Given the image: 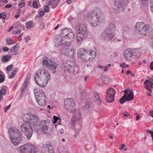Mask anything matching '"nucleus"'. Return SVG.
Segmentation results:
<instances>
[{
  "label": "nucleus",
  "instance_id": "obj_1",
  "mask_svg": "<svg viewBox=\"0 0 153 153\" xmlns=\"http://www.w3.org/2000/svg\"><path fill=\"white\" fill-rule=\"evenodd\" d=\"M135 29L137 33L145 36H150L153 33V29L149 24L143 22H137Z\"/></svg>",
  "mask_w": 153,
  "mask_h": 153
},
{
  "label": "nucleus",
  "instance_id": "obj_2",
  "mask_svg": "<svg viewBox=\"0 0 153 153\" xmlns=\"http://www.w3.org/2000/svg\"><path fill=\"white\" fill-rule=\"evenodd\" d=\"M141 54V50L138 48L135 49H127L125 51L123 55L128 61L133 63L136 61Z\"/></svg>",
  "mask_w": 153,
  "mask_h": 153
},
{
  "label": "nucleus",
  "instance_id": "obj_3",
  "mask_svg": "<svg viewBox=\"0 0 153 153\" xmlns=\"http://www.w3.org/2000/svg\"><path fill=\"white\" fill-rule=\"evenodd\" d=\"M9 137L11 143L15 146L18 145L21 142L22 134L17 128H9Z\"/></svg>",
  "mask_w": 153,
  "mask_h": 153
},
{
  "label": "nucleus",
  "instance_id": "obj_4",
  "mask_svg": "<svg viewBox=\"0 0 153 153\" xmlns=\"http://www.w3.org/2000/svg\"><path fill=\"white\" fill-rule=\"evenodd\" d=\"M25 121L28 122L31 126L36 130H38L40 123L39 119L36 115L32 114H25L23 117Z\"/></svg>",
  "mask_w": 153,
  "mask_h": 153
},
{
  "label": "nucleus",
  "instance_id": "obj_5",
  "mask_svg": "<svg viewBox=\"0 0 153 153\" xmlns=\"http://www.w3.org/2000/svg\"><path fill=\"white\" fill-rule=\"evenodd\" d=\"M102 13L100 10L91 12L87 15L88 20L93 27L98 25L102 19Z\"/></svg>",
  "mask_w": 153,
  "mask_h": 153
},
{
  "label": "nucleus",
  "instance_id": "obj_6",
  "mask_svg": "<svg viewBox=\"0 0 153 153\" xmlns=\"http://www.w3.org/2000/svg\"><path fill=\"white\" fill-rule=\"evenodd\" d=\"M75 29L77 32V43L80 44L87 36L86 28L84 25L79 24L76 25Z\"/></svg>",
  "mask_w": 153,
  "mask_h": 153
},
{
  "label": "nucleus",
  "instance_id": "obj_7",
  "mask_svg": "<svg viewBox=\"0 0 153 153\" xmlns=\"http://www.w3.org/2000/svg\"><path fill=\"white\" fill-rule=\"evenodd\" d=\"M115 29V25L113 24H110L108 28L102 33V37L104 40L108 39L111 42L114 41V39L113 37L114 35L113 33Z\"/></svg>",
  "mask_w": 153,
  "mask_h": 153
},
{
  "label": "nucleus",
  "instance_id": "obj_8",
  "mask_svg": "<svg viewBox=\"0 0 153 153\" xmlns=\"http://www.w3.org/2000/svg\"><path fill=\"white\" fill-rule=\"evenodd\" d=\"M17 150L20 153H38V148L31 144H27L18 148Z\"/></svg>",
  "mask_w": 153,
  "mask_h": 153
},
{
  "label": "nucleus",
  "instance_id": "obj_9",
  "mask_svg": "<svg viewBox=\"0 0 153 153\" xmlns=\"http://www.w3.org/2000/svg\"><path fill=\"white\" fill-rule=\"evenodd\" d=\"M34 93L38 103L40 105H45L46 104V97L44 91L38 88H35Z\"/></svg>",
  "mask_w": 153,
  "mask_h": 153
},
{
  "label": "nucleus",
  "instance_id": "obj_10",
  "mask_svg": "<svg viewBox=\"0 0 153 153\" xmlns=\"http://www.w3.org/2000/svg\"><path fill=\"white\" fill-rule=\"evenodd\" d=\"M32 126L29 123L26 122L22 124L21 127L22 131L26 136L27 140H30L32 136L33 131Z\"/></svg>",
  "mask_w": 153,
  "mask_h": 153
},
{
  "label": "nucleus",
  "instance_id": "obj_11",
  "mask_svg": "<svg viewBox=\"0 0 153 153\" xmlns=\"http://www.w3.org/2000/svg\"><path fill=\"white\" fill-rule=\"evenodd\" d=\"M75 101L72 98H68L65 100L64 106L68 111L74 112L75 110Z\"/></svg>",
  "mask_w": 153,
  "mask_h": 153
},
{
  "label": "nucleus",
  "instance_id": "obj_12",
  "mask_svg": "<svg viewBox=\"0 0 153 153\" xmlns=\"http://www.w3.org/2000/svg\"><path fill=\"white\" fill-rule=\"evenodd\" d=\"M124 94L120 99V102L123 104L126 101H129L134 99V94L133 91L129 89H125L124 91Z\"/></svg>",
  "mask_w": 153,
  "mask_h": 153
},
{
  "label": "nucleus",
  "instance_id": "obj_13",
  "mask_svg": "<svg viewBox=\"0 0 153 153\" xmlns=\"http://www.w3.org/2000/svg\"><path fill=\"white\" fill-rule=\"evenodd\" d=\"M96 54V52L93 50L85 51V54L82 56H80L81 58L85 62L92 60L95 57Z\"/></svg>",
  "mask_w": 153,
  "mask_h": 153
},
{
  "label": "nucleus",
  "instance_id": "obj_14",
  "mask_svg": "<svg viewBox=\"0 0 153 153\" xmlns=\"http://www.w3.org/2000/svg\"><path fill=\"white\" fill-rule=\"evenodd\" d=\"M42 62L44 67L49 68L53 71V73L55 72L57 66L58 65L57 63L51 61L47 58H45L42 61Z\"/></svg>",
  "mask_w": 153,
  "mask_h": 153
},
{
  "label": "nucleus",
  "instance_id": "obj_15",
  "mask_svg": "<svg viewBox=\"0 0 153 153\" xmlns=\"http://www.w3.org/2000/svg\"><path fill=\"white\" fill-rule=\"evenodd\" d=\"M73 112L74 114L71 119V123L72 125L74 126L78 123L79 124L81 119L79 111L78 110Z\"/></svg>",
  "mask_w": 153,
  "mask_h": 153
},
{
  "label": "nucleus",
  "instance_id": "obj_16",
  "mask_svg": "<svg viewBox=\"0 0 153 153\" xmlns=\"http://www.w3.org/2000/svg\"><path fill=\"white\" fill-rule=\"evenodd\" d=\"M50 77H35L34 79L36 83L40 86L44 87L47 84Z\"/></svg>",
  "mask_w": 153,
  "mask_h": 153
},
{
  "label": "nucleus",
  "instance_id": "obj_17",
  "mask_svg": "<svg viewBox=\"0 0 153 153\" xmlns=\"http://www.w3.org/2000/svg\"><path fill=\"white\" fill-rule=\"evenodd\" d=\"M116 92L112 88H110L106 92V101L108 102H111L114 101V95Z\"/></svg>",
  "mask_w": 153,
  "mask_h": 153
},
{
  "label": "nucleus",
  "instance_id": "obj_18",
  "mask_svg": "<svg viewBox=\"0 0 153 153\" xmlns=\"http://www.w3.org/2000/svg\"><path fill=\"white\" fill-rule=\"evenodd\" d=\"M42 153H54L53 147L48 144L43 145Z\"/></svg>",
  "mask_w": 153,
  "mask_h": 153
},
{
  "label": "nucleus",
  "instance_id": "obj_19",
  "mask_svg": "<svg viewBox=\"0 0 153 153\" xmlns=\"http://www.w3.org/2000/svg\"><path fill=\"white\" fill-rule=\"evenodd\" d=\"M56 38L57 39H56V40L57 41V43H58L59 45L60 44L64 46L67 45V46L70 45L65 42V40H68L67 38H66L65 36H63L61 38L60 35H58L56 36Z\"/></svg>",
  "mask_w": 153,
  "mask_h": 153
},
{
  "label": "nucleus",
  "instance_id": "obj_20",
  "mask_svg": "<svg viewBox=\"0 0 153 153\" xmlns=\"http://www.w3.org/2000/svg\"><path fill=\"white\" fill-rule=\"evenodd\" d=\"M49 126V123L47 121H41L39 124V129H41L43 133H48V126Z\"/></svg>",
  "mask_w": 153,
  "mask_h": 153
},
{
  "label": "nucleus",
  "instance_id": "obj_21",
  "mask_svg": "<svg viewBox=\"0 0 153 153\" xmlns=\"http://www.w3.org/2000/svg\"><path fill=\"white\" fill-rule=\"evenodd\" d=\"M144 87L151 93L152 91L151 89L153 88V80L151 78L146 80L144 82Z\"/></svg>",
  "mask_w": 153,
  "mask_h": 153
},
{
  "label": "nucleus",
  "instance_id": "obj_22",
  "mask_svg": "<svg viewBox=\"0 0 153 153\" xmlns=\"http://www.w3.org/2000/svg\"><path fill=\"white\" fill-rule=\"evenodd\" d=\"M114 5L117 6L118 9L121 8V10H123L126 4L123 2V0H114Z\"/></svg>",
  "mask_w": 153,
  "mask_h": 153
},
{
  "label": "nucleus",
  "instance_id": "obj_23",
  "mask_svg": "<svg viewBox=\"0 0 153 153\" xmlns=\"http://www.w3.org/2000/svg\"><path fill=\"white\" fill-rule=\"evenodd\" d=\"M74 67L72 66L66 64L65 65L64 72L67 76H69V74L72 73L74 71Z\"/></svg>",
  "mask_w": 153,
  "mask_h": 153
},
{
  "label": "nucleus",
  "instance_id": "obj_24",
  "mask_svg": "<svg viewBox=\"0 0 153 153\" xmlns=\"http://www.w3.org/2000/svg\"><path fill=\"white\" fill-rule=\"evenodd\" d=\"M65 52V54L68 57H72L74 55V50L70 46H68V48Z\"/></svg>",
  "mask_w": 153,
  "mask_h": 153
},
{
  "label": "nucleus",
  "instance_id": "obj_25",
  "mask_svg": "<svg viewBox=\"0 0 153 153\" xmlns=\"http://www.w3.org/2000/svg\"><path fill=\"white\" fill-rule=\"evenodd\" d=\"M68 34L66 36V38H67L68 40H65V42L68 43V44H70L71 42H72L74 38V33L70 31Z\"/></svg>",
  "mask_w": 153,
  "mask_h": 153
},
{
  "label": "nucleus",
  "instance_id": "obj_26",
  "mask_svg": "<svg viewBox=\"0 0 153 153\" xmlns=\"http://www.w3.org/2000/svg\"><path fill=\"white\" fill-rule=\"evenodd\" d=\"M59 2L53 0H49L48 2V6H51L52 8L54 9L57 6Z\"/></svg>",
  "mask_w": 153,
  "mask_h": 153
},
{
  "label": "nucleus",
  "instance_id": "obj_27",
  "mask_svg": "<svg viewBox=\"0 0 153 153\" xmlns=\"http://www.w3.org/2000/svg\"><path fill=\"white\" fill-rule=\"evenodd\" d=\"M94 99L95 101L98 104L100 103L101 102V100L100 98L99 94L96 93L94 94Z\"/></svg>",
  "mask_w": 153,
  "mask_h": 153
},
{
  "label": "nucleus",
  "instance_id": "obj_28",
  "mask_svg": "<svg viewBox=\"0 0 153 153\" xmlns=\"http://www.w3.org/2000/svg\"><path fill=\"white\" fill-rule=\"evenodd\" d=\"M11 58L10 56L9 55H6L3 56L1 58V60L4 62H6L9 61Z\"/></svg>",
  "mask_w": 153,
  "mask_h": 153
},
{
  "label": "nucleus",
  "instance_id": "obj_29",
  "mask_svg": "<svg viewBox=\"0 0 153 153\" xmlns=\"http://www.w3.org/2000/svg\"><path fill=\"white\" fill-rule=\"evenodd\" d=\"M26 28L27 29L32 28L33 27V22L30 21L26 22Z\"/></svg>",
  "mask_w": 153,
  "mask_h": 153
},
{
  "label": "nucleus",
  "instance_id": "obj_30",
  "mask_svg": "<svg viewBox=\"0 0 153 153\" xmlns=\"http://www.w3.org/2000/svg\"><path fill=\"white\" fill-rule=\"evenodd\" d=\"M19 48V45L17 44L15 45L10 50L11 52H15L18 51V48Z\"/></svg>",
  "mask_w": 153,
  "mask_h": 153
},
{
  "label": "nucleus",
  "instance_id": "obj_31",
  "mask_svg": "<svg viewBox=\"0 0 153 153\" xmlns=\"http://www.w3.org/2000/svg\"><path fill=\"white\" fill-rule=\"evenodd\" d=\"M93 105L91 102H87L85 105V108L86 109H91L93 107Z\"/></svg>",
  "mask_w": 153,
  "mask_h": 153
},
{
  "label": "nucleus",
  "instance_id": "obj_32",
  "mask_svg": "<svg viewBox=\"0 0 153 153\" xmlns=\"http://www.w3.org/2000/svg\"><path fill=\"white\" fill-rule=\"evenodd\" d=\"M85 51L82 48H80L78 52V56L81 58L80 56H82L83 54H85Z\"/></svg>",
  "mask_w": 153,
  "mask_h": 153
},
{
  "label": "nucleus",
  "instance_id": "obj_33",
  "mask_svg": "<svg viewBox=\"0 0 153 153\" xmlns=\"http://www.w3.org/2000/svg\"><path fill=\"white\" fill-rule=\"evenodd\" d=\"M87 95V93L85 90H83L80 94V97L81 99H83L85 98Z\"/></svg>",
  "mask_w": 153,
  "mask_h": 153
},
{
  "label": "nucleus",
  "instance_id": "obj_34",
  "mask_svg": "<svg viewBox=\"0 0 153 153\" xmlns=\"http://www.w3.org/2000/svg\"><path fill=\"white\" fill-rule=\"evenodd\" d=\"M70 31L68 28H65L62 29V33L63 35L65 36L68 34Z\"/></svg>",
  "mask_w": 153,
  "mask_h": 153
},
{
  "label": "nucleus",
  "instance_id": "obj_35",
  "mask_svg": "<svg viewBox=\"0 0 153 153\" xmlns=\"http://www.w3.org/2000/svg\"><path fill=\"white\" fill-rule=\"evenodd\" d=\"M44 73H45L44 70L38 71L36 72V76H42L43 74Z\"/></svg>",
  "mask_w": 153,
  "mask_h": 153
},
{
  "label": "nucleus",
  "instance_id": "obj_36",
  "mask_svg": "<svg viewBox=\"0 0 153 153\" xmlns=\"http://www.w3.org/2000/svg\"><path fill=\"white\" fill-rule=\"evenodd\" d=\"M27 88V86H23L21 89V97H22L25 93V91Z\"/></svg>",
  "mask_w": 153,
  "mask_h": 153
},
{
  "label": "nucleus",
  "instance_id": "obj_37",
  "mask_svg": "<svg viewBox=\"0 0 153 153\" xmlns=\"http://www.w3.org/2000/svg\"><path fill=\"white\" fill-rule=\"evenodd\" d=\"M45 15V11H39V15H37L35 19H36L37 18H41V17Z\"/></svg>",
  "mask_w": 153,
  "mask_h": 153
},
{
  "label": "nucleus",
  "instance_id": "obj_38",
  "mask_svg": "<svg viewBox=\"0 0 153 153\" xmlns=\"http://www.w3.org/2000/svg\"><path fill=\"white\" fill-rule=\"evenodd\" d=\"M21 30L20 29H18L16 30L13 31L12 32V34L13 35H16L18 33H21Z\"/></svg>",
  "mask_w": 153,
  "mask_h": 153
},
{
  "label": "nucleus",
  "instance_id": "obj_39",
  "mask_svg": "<svg viewBox=\"0 0 153 153\" xmlns=\"http://www.w3.org/2000/svg\"><path fill=\"white\" fill-rule=\"evenodd\" d=\"M7 43L8 45H13L14 44V41L11 39H9L7 40Z\"/></svg>",
  "mask_w": 153,
  "mask_h": 153
},
{
  "label": "nucleus",
  "instance_id": "obj_40",
  "mask_svg": "<svg viewBox=\"0 0 153 153\" xmlns=\"http://www.w3.org/2000/svg\"><path fill=\"white\" fill-rule=\"evenodd\" d=\"M101 80L102 82L104 83H106L108 82V79L107 77H101Z\"/></svg>",
  "mask_w": 153,
  "mask_h": 153
},
{
  "label": "nucleus",
  "instance_id": "obj_41",
  "mask_svg": "<svg viewBox=\"0 0 153 153\" xmlns=\"http://www.w3.org/2000/svg\"><path fill=\"white\" fill-rule=\"evenodd\" d=\"M6 92L7 91L5 89L2 88L0 91V94L2 96L3 95H4L6 94Z\"/></svg>",
  "mask_w": 153,
  "mask_h": 153
},
{
  "label": "nucleus",
  "instance_id": "obj_42",
  "mask_svg": "<svg viewBox=\"0 0 153 153\" xmlns=\"http://www.w3.org/2000/svg\"><path fill=\"white\" fill-rule=\"evenodd\" d=\"M25 5V3L24 2V1L23 0H22L21 2L18 5L19 7L22 8L24 7Z\"/></svg>",
  "mask_w": 153,
  "mask_h": 153
},
{
  "label": "nucleus",
  "instance_id": "obj_43",
  "mask_svg": "<svg viewBox=\"0 0 153 153\" xmlns=\"http://www.w3.org/2000/svg\"><path fill=\"white\" fill-rule=\"evenodd\" d=\"M6 17V14L4 13L3 12L0 13V19H4Z\"/></svg>",
  "mask_w": 153,
  "mask_h": 153
},
{
  "label": "nucleus",
  "instance_id": "obj_44",
  "mask_svg": "<svg viewBox=\"0 0 153 153\" xmlns=\"http://www.w3.org/2000/svg\"><path fill=\"white\" fill-rule=\"evenodd\" d=\"M53 119L54 121L53 122L54 124L58 120H60V119L59 117L55 116H53Z\"/></svg>",
  "mask_w": 153,
  "mask_h": 153
},
{
  "label": "nucleus",
  "instance_id": "obj_45",
  "mask_svg": "<svg viewBox=\"0 0 153 153\" xmlns=\"http://www.w3.org/2000/svg\"><path fill=\"white\" fill-rule=\"evenodd\" d=\"M21 10H19L16 13V14L15 15V17L16 19H17L20 15V11Z\"/></svg>",
  "mask_w": 153,
  "mask_h": 153
},
{
  "label": "nucleus",
  "instance_id": "obj_46",
  "mask_svg": "<svg viewBox=\"0 0 153 153\" xmlns=\"http://www.w3.org/2000/svg\"><path fill=\"white\" fill-rule=\"evenodd\" d=\"M29 79V77H27L25 80L23 84V85L24 86H27V83L28 82V80Z\"/></svg>",
  "mask_w": 153,
  "mask_h": 153
},
{
  "label": "nucleus",
  "instance_id": "obj_47",
  "mask_svg": "<svg viewBox=\"0 0 153 153\" xmlns=\"http://www.w3.org/2000/svg\"><path fill=\"white\" fill-rule=\"evenodd\" d=\"M44 71L45 73H44L43 74L42 76H50V75L49 73L47 71H46L44 70Z\"/></svg>",
  "mask_w": 153,
  "mask_h": 153
},
{
  "label": "nucleus",
  "instance_id": "obj_48",
  "mask_svg": "<svg viewBox=\"0 0 153 153\" xmlns=\"http://www.w3.org/2000/svg\"><path fill=\"white\" fill-rule=\"evenodd\" d=\"M45 28V24L44 23H42L40 24L39 28L41 30H43Z\"/></svg>",
  "mask_w": 153,
  "mask_h": 153
},
{
  "label": "nucleus",
  "instance_id": "obj_49",
  "mask_svg": "<svg viewBox=\"0 0 153 153\" xmlns=\"http://www.w3.org/2000/svg\"><path fill=\"white\" fill-rule=\"evenodd\" d=\"M13 68V65H10L7 66L6 68V70L8 71H10L12 70Z\"/></svg>",
  "mask_w": 153,
  "mask_h": 153
},
{
  "label": "nucleus",
  "instance_id": "obj_50",
  "mask_svg": "<svg viewBox=\"0 0 153 153\" xmlns=\"http://www.w3.org/2000/svg\"><path fill=\"white\" fill-rule=\"evenodd\" d=\"M150 6L151 11L153 13V1H150Z\"/></svg>",
  "mask_w": 153,
  "mask_h": 153
},
{
  "label": "nucleus",
  "instance_id": "obj_51",
  "mask_svg": "<svg viewBox=\"0 0 153 153\" xmlns=\"http://www.w3.org/2000/svg\"><path fill=\"white\" fill-rule=\"evenodd\" d=\"M130 115L129 113H128L127 111H124L123 113V115L125 117H128Z\"/></svg>",
  "mask_w": 153,
  "mask_h": 153
},
{
  "label": "nucleus",
  "instance_id": "obj_52",
  "mask_svg": "<svg viewBox=\"0 0 153 153\" xmlns=\"http://www.w3.org/2000/svg\"><path fill=\"white\" fill-rule=\"evenodd\" d=\"M33 6L35 8H37L38 7V6L37 3L36 1H33Z\"/></svg>",
  "mask_w": 153,
  "mask_h": 153
},
{
  "label": "nucleus",
  "instance_id": "obj_53",
  "mask_svg": "<svg viewBox=\"0 0 153 153\" xmlns=\"http://www.w3.org/2000/svg\"><path fill=\"white\" fill-rule=\"evenodd\" d=\"M10 104L8 106H6L4 108V111L5 112H7V110L10 108Z\"/></svg>",
  "mask_w": 153,
  "mask_h": 153
},
{
  "label": "nucleus",
  "instance_id": "obj_54",
  "mask_svg": "<svg viewBox=\"0 0 153 153\" xmlns=\"http://www.w3.org/2000/svg\"><path fill=\"white\" fill-rule=\"evenodd\" d=\"M87 79V77H82L81 80L82 82H86Z\"/></svg>",
  "mask_w": 153,
  "mask_h": 153
},
{
  "label": "nucleus",
  "instance_id": "obj_55",
  "mask_svg": "<svg viewBox=\"0 0 153 153\" xmlns=\"http://www.w3.org/2000/svg\"><path fill=\"white\" fill-rule=\"evenodd\" d=\"M44 11L48 12L49 11V7L48 6H46L44 7Z\"/></svg>",
  "mask_w": 153,
  "mask_h": 153
},
{
  "label": "nucleus",
  "instance_id": "obj_56",
  "mask_svg": "<svg viewBox=\"0 0 153 153\" xmlns=\"http://www.w3.org/2000/svg\"><path fill=\"white\" fill-rule=\"evenodd\" d=\"M23 33H21L18 37V41L19 42L21 41L22 40V36L23 35Z\"/></svg>",
  "mask_w": 153,
  "mask_h": 153
},
{
  "label": "nucleus",
  "instance_id": "obj_57",
  "mask_svg": "<svg viewBox=\"0 0 153 153\" xmlns=\"http://www.w3.org/2000/svg\"><path fill=\"white\" fill-rule=\"evenodd\" d=\"M17 71L16 70H14L13 72L12 73L11 76H15L16 74Z\"/></svg>",
  "mask_w": 153,
  "mask_h": 153
},
{
  "label": "nucleus",
  "instance_id": "obj_58",
  "mask_svg": "<svg viewBox=\"0 0 153 153\" xmlns=\"http://www.w3.org/2000/svg\"><path fill=\"white\" fill-rule=\"evenodd\" d=\"M2 50L4 51H7L9 50V49L7 47H4L2 48Z\"/></svg>",
  "mask_w": 153,
  "mask_h": 153
},
{
  "label": "nucleus",
  "instance_id": "obj_59",
  "mask_svg": "<svg viewBox=\"0 0 153 153\" xmlns=\"http://www.w3.org/2000/svg\"><path fill=\"white\" fill-rule=\"evenodd\" d=\"M58 131L60 132V133L61 134H63L64 132V131L63 130V129L62 128H61V129H59L58 130Z\"/></svg>",
  "mask_w": 153,
  "mask_h": 153
},
{
  "label": "nucleus",
  "instance_id": "obj_60",
  "mask_svg": "<svg viewBox=\"0 0 153 153\" xmlns=\"http://www.w3.org/2000/svg\"><path fill=\"white\" fill-rule=\"evenodd\" d=\"M150 68L151 70H153V61L151 62L150 65Z\"/></svg>",
  "mask_w": 153,
  "mask_h": 153
},
{
  "label": "nucleus",
  "instance_id": "obj_61",
  "mask_svg": "<svg viewBox=\"0 0 153 153\" xmlns=\"http://www.w3.org/2000/svg\"><path fill=\"white\" fill-rule=\"evenodd\" d=\"M142 4L144 5L145 3L149 0H140Z\"/></svg>",
  "mask_w": 153,
  "mask_h": 153
},
{
  "label": "nucleus",
  "instance_id": "obj_62",
  "mask_svg": "<svg viewBox=\"0 0 153 153\" xmlns=\"http://www.w3.org/2000/svg\"><path fill=\"white\" fill-rule=\"evenodd\" d=\"M12 7V5L11 4H7L5 6V7L6 8H9Z\"/></svg>",
  "mask_w": 153,
  "mask_h": 153
},
{
  "label": "nucleus",
  "instance_id": "obj_63",
  "mask_svg": "<svg viewBox=\"0 0 153 153\" xmlns=\"http://www.w3.org/2000/svg\"><path fill=\"white\" fill-rule=\"evenodd\" d=\"M4 80V77H0V83L3 82Z\"/></svg>",
  "mask_w": 153,
  "mask_h": 153
},
{
  "label": "nucleus",
  "instance_id": "obj_64",
  "mask_svg": "<svg viewBox=\"0 0 153 153\" xmlns=\"http://www.w3.org/2000/svg\"><path fill=\"white\" fill-rule=\"evenodd\" d=\"M108 68L106 66H105L104 67H103V69H104V70L105 71H106L108 70Z\"/></svg>",
  "mask_w": 153,
  "mask_h": 153
}]
</instances>
